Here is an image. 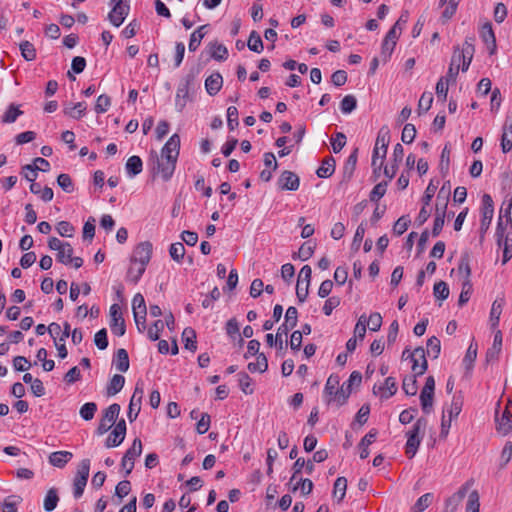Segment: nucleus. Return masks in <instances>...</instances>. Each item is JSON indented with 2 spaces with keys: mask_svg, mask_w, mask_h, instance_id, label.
Here are the masks:
<instances>
[{
  "mask_svg": "<svg viewBox=\"0 0 512 512\" xmlns=\"http://www.w3.org/2000/svg\"><path fill=\"white\" fill-rule=\"evenodd\" d=\"M180 150V137L178 134H173L165 143L161 150V157L155 154V164L157 166V173L160 174L163 181H168L173 176L176 168L177 159Z\"/></svg>",
  "mask_w": 512,
  "mask_h": 512,
  "instance_id": "nucleus-1",
  "label": "nucleus"
},
{
  "mask_svg": "<svg viewBox=\"0 0 512 512\" xmlns=\"http://www.w3.org/2000/svg\"><path fill=\"white\" fill-rule=\"evenodd\" d=\"M339 381L337 375H330L324 388L326 402L328 404L333 403L337 407L344 405L351 394V389L345 383L339 387Z\"/></svg>",
  "mask_w": 512,
  "mask_h": 512,
  "instance_id": "nucleus-2",
  "label": "nucleus"
},
{
  "mask_svg": "<svg viewBox=\"0 0 512 512\" xmlns=\"http://www.w3.org/2000/svg\"><path fill=\"white\" fill-rule=\"evenodd\" d=\"M473 38H467L462 47H455L452 54V66L461 64L462 72H466L471 64L475 53Z\"/></svg>",
  "mask_w": 512,
  "mask_h": 512,
  "instance_id": "nucleus-3",
  "label": "nucleus"
},
{
  "mask_svg": "<svg viewBox=\"0 0 512 512\" xmlns=\"http://www.w3.org/2000/svg\"><path fill=\"white\" fill-rule=\"evenodd\" d=\"M389 144V130L381 128L378 132L375 147L372 155V167L376 171L377 162L379 168H382L384 159L386 158L387 148Z\"/></svg>",
  "mask_w": 512,
  "mask_h": 512,
  "instance_id": "nucleus-4",
  "label": "nucleus"
},
{
  "mask_svg": "<svg viewBox=\"0 0 512 512\" xmlns=\"http://www.w3.org/2000/svg\"><path fill=\"white\" fill-rule=\"evenodd\" d=\"M89 471L90 460L83 459L77 467V472L73 481V494L75 498H80L83 495L89 477Z\"/></svg>",
  "mask_w": 512,
  "mask_h": 512,
  "instance_id": "nucleus-5",
  "label": "nucleus"
},
{
  "mask_svg": "<svg viewBox=\"0 0 512 512\" xmlns=\"http://www.w3.org/2000/svg\"><path fill=\"white\" fill-rule=\"evenodd\" d=\"M298 311L295 307L290 306L286 310L285 321L281 324L275 335V346L277 349H282L281 335H287L289 330L293 329L297 325Z\"/></svg>",
  "mask_w": 512,
  "mask_h": 512,
  "instance_id": "nucleus-6",
  "label": "nucleus"
},
{
  "mask_svg": "<svg viewBox=\"0 0 512 512\" xmlns=\"http://www.w3.org/2000/svg\"><path fill=\"white\" fill-rule=\"evenodd\" d=\"M194 82V75L187 74L178 84L176 97H175V107L179 112L185 108L188 98L190 87Z\"/></svg>",
  "mask_w": 512,
  "mask_h": 512,
  "instance_id": "nucleus-7",
  "label": "nucleus"
},
{
  "mask_svg": "<svg viewBox=\"0 0 512 512\" xmlns=\"http://www.w3.org/2000/svg\"><path fill=\"white\" fill-rule=\"evenodd\" d=\"M121 407L117 403L111 404L108 408L105 409L103 416L100 420V423L96 429V433L98 435H103L110 430L112 425L116 422Z\"/></svg>",
  "mask_w": 512,
  "mask_h": 512,
  "instance_id": "nucleus-8",
  "label": "nucleus"
},
{
  "mask_svg": "<svg viewBox=\"0 0 512 512\" xmlns=\"http://www.w3.org/2000/svg\"><path fill=\"white\" fill-rule=\"evenodd\" d=\"M111 3H114V6L108 14V19L112 25L119 27L129 13L130 0H111Z\"/></svg>",
  "mask_w": 512,
  "mask_h": 512,
  "instance_id": "nucleus-9",
  "label": "nucleus"
},
{
  "mask_svg": "<svg viewBox=\"0 0 512 512\" xmlns=\"http://www.w3.org/2000/svg\"><path fill=\"white\" fill-rule=\"evenodd\" d=\"M311 274L312 269L309 265H304L298 275L297 285H296V296L299 302L303 303L308 294H309V286L311 282Z\"/></svg>",
  "mask_w": 512,
  "mask_h": 512,
  "instance_id": "nucleus-10",
  "label": "nucleus"
},
{
  "mask_svg": "<svg viewBox=\"0 0 512 512\" xmlns=\"http://www.w3.org/2000/svg\"><path fill=\"white\" fill-rule=\"evenodd\" d=\"M435 390V379L433 376H428L422 391L420 393L421 407L424 413L429 414L433 408V398Z\"/></svg>",
  "mask_w": 512,
  "mask_h": 512,
  "instance_id": "nucleus-11",
  "label": "nucleus"
},
{
  "mask_svg": "<svg viewBox=\"0 0 512 512\" xmlns=\"http://www.w3.org/2000/svg\"><path fill=\"white\" fill-rule=\"evenodd\" d=\"M109 316L111 331L117 336H123L126 332V325L121 307L118 304H112L109 309Z\"/></svg>",
  "mask_w": 512,
  "mask_h": 512,
  "instance_id": "nucleus-12",
  "label": "nucleus"
},
{
  "mask_svg": "<svg viewBox=\"0 0 512 512\" xmlns=\"http://www.w3.org/2000/svg\"><path fill=\"white\" fill-rule=\"evenodd\" d=\"M481 223H480V231L481 233H485L493 219L494 215V204L492 197L489 194H484L482 196V207H481Z\"/></svg>",
  "mask_w": 512,
  "mask_h": 512,
  "instance_id": "nucleus-13",
  "label": "nucleus"
},
{
  "mask_svg": "<svg viewBox=\"0 0 512 512\" xmlns=\"http://www.w3.org/2000/svg\"><path fill=\"white\" fill-rule=\"evenodd\" d=\"M152 256V244L148 241L139 243L133 251L131 262L147 266Z\"/></svg>",
  "mask_w": 512,
  "mask_h": 512,
  "instance_id": "nucleus-14",
  "label": "nucleus"
},
{
  "mask_svg": "<svg viewBox=\"0 0 512 512\" xmlns=\"http://www.w3.org/2000/svg\"><path fill=\"white\" fill-rule=\"evenodd\" d=\"M143 394H144L143 387L139 383H137L136 387L134 389L133 395L130 399V403H129V407H128L127 416H128V419L130 420V422H133L134 420H136V418L141 410V402H142Z\"/></svg>",
  "mask_w": 512,
  "mask_h": 512,
  "instance_id": "nucleus-15",
  "label": "nucleus"
},
{
  "mask_svg": "<svg viewBox=\"0 0 512 512\" xmlns=\"http://www.w3.org/2000/svg\"><path fill=\"white\" fill-rule=\"evenodd\" d=\"M410 357L413 362L412 370L414 372V376L423 375L428 367L424 348L417 347L411 353Z\"/></svg>",
  "mask_w": 512,
  "mask_h": 512,
  "instance_id": "nucleus-16",
  "label": "nucleus"
},
{
  "mask_svg": "<svg viewBox=\"0 0 512 512\" xmlns=\"http://www.w3.org/2000/svg\"><path fill=\"white\" fill-rule=\"evenodd\" d=\"M278 185L282 190L296 191L299 188L300 179L294 172L285 170L278 179Z\"/></svg>",
  "mask_w": 512,
  "mask_h": 512,
  "instance_id": "nucleus-17",
  "label": "nucleus"
},
{
  "mask_svg": "<svg viewBox=\"0 0 512 512\" xmlns=\"http://www.w3.org/2000/svg\"><path fill=\"white\" fill-rule=\"evenodd\" d=\"M86 110L87 104L85 102H69L64 104L63 114L69 118L79 120L85 116Z\"/></svg>",
  "mask_w": 512,
  "mask_h": 512,
  "instance_id": "nucleus-18",
  "label": "nucleus"
},
{
  "mask_svg": "<svg viewBox=\"0 0 512 512\" xmlns=\"http://www.w3.org/2000/svg\"><path fill=\"white\" fill-rule=\"evenodd\" d=\"M467 490V485H464L456 493L451 495L445 502L444 512H456L462 500L466 496Z\"/></svg>",
  "mask_w": 512,
  "mask_h": 512,
  "instance_id": "nucleus-19",
  "label": "nucleus"
},
{
  "mask_svg": "<svg viewBox=\"0 0 512 512\" xmlns=\"http://www.w3.org/2000/svg\"><path fill=\"white\" fill-rule=\"evenodd\" d=\"M501 148L504 153L512 149V117L507 116L502 129Z\"/></svg>",
  "mask_w": 512,
  "mask_h": 512,
  "instance_id": "nucleus-20",
  "label": "nucleus"
},
{
  "mask_svg": "<svg viewBox=\"0 0 512 512\" xmlns=\"http://www.w3.org/2000/svg\"><path fill=\"white\" fill-rule=\"evenodd\" d=\"M505 305L504 297H497L492 303L490 311V325L492 329H495L499 325L500 316Z\"/></svg>",
  "mask_w": 512,
  "mask_h": 512,
  "instance_id": "nucleus-21",
  "label": "nucleus"
},
{
  "mask_svg": "<svg viewBox=\"0 0 512 512\" xmlns=\"http://www.w3.org/2000/svg\"><path fill=\"white\" fill-rule=\"evenodd\" d=\"M496 429L503 435L512 431V413L505 409L500 417H496Z\"/></svg>",
  "mask_w": 512,
  "mask_h": 512,
  "instance_id": "nucleus-22",
  "label": "nucleus"
},
{
  "mask_svg": "<svg viewBox=\"0 0 512 512\" xmlns=\"http://www.w3.org/2000/svg\"><path fill=\"white\" fill-rule=\"evenodd\" d=\"M223 85V78L220 73H213L205 80V89L211 96L216 95Z\"/></svg>",
  "mask_w": 512,
  "mask_h": 512,
  "instance_id": "nucleus-23",
  "label": "nucleus"
},
{
  "mask_svg": "<svg viewBox=\"0 0 512 512\" xmlns=\"http://www.w3.org/2000/svg\"><path fill=\"white\" fill-rule=\"evenodd\" d=\"M358 149H355L347 158L343 166L342 182H349L352 178L357 164Z\"/></svg>",
  "mask_w": 512,
  "mask_h": 512,
  "instance_id": "nucleus-24",
  "label": "nucleus"
},
{
  "mask_svg": "<svg viewBox=\"0 0 512 512\" xmlns=\"http://www.w3.org/2000/svg\"><path fill=\"white\" fill-rule=\"evenodd\" d=\"M73 457L69 451H56L50 454L49 463L55 467L63 468Z\"/></svg>",
  "mask_w": 512,
  "mask_h": 512,
  "instance_id": "nucleus-25",
  "label": "nucleus"
},
{
  "mask_svg": "<svg viewBox=\"0 0 512 512\" xmlns=\"http://www.w3.org/2000/svg\"><path fill=\"white\" fill-rule=\"evenodd\" d=\"M132 311L134 318H143L147 315V307L142 294L137 293L132 300Z\"/></svg>",
  "mask_w": 512,
  "mask_h": 512,
  "instance_id": "nucleus-26",
  "label": "nucleus"
},
{
  "mask_svg": "<svg viewBox=\"0 0 512 512\" xmlns=\"http://www.w3.org/2000/svg\"><path fill=\"white\" fill-rule=\"evenodd\" d=\"M380 397L382 399H388L397 392V383L395 378L387 377L383 385L378 387Z\"/></svg>",
  "mask_w": 512,
  "mask_h": 512,
  "instance_id": "nucleus-27",
  "label": "nucleus"
},
{
  "mask_svg": "<svg viewBox=\"0 0 512 512\" xmlns=\"http://www.w3.org/2000/svg\"><path fill=\"white\" fill-rule=\"evenodd\" d=\"M125 169L130 177H135L140 174L143 169V163L139 156H131L128 158Z\"/></svg>",
  "mask_w": 512,
  "mask_h": 512,
  "instance_id": "nucleus-28",
  "label": "nucleus"
},
{
  "mask_svg": "<svg viewBox=\"0 0 512 512\" xmlns=\"http://www.w3.org/2000/svg\"><path fill=\"white\" fill-rule=\"evenodd\" d=\"M480 36L482 40L486 43L488 48L492 47L490 53H493L496 47V40L491 23L487 22L482 26Z\"/></svg>",
  "mask_w": 512,
  "mask_h": 512,
  "instance_id": "nucleus-29",
  "label": "nucleus"
},
{
  "mask_svg": "<svg viewBox=\"0 0 512 512\" xmlns=\"http://www.w3.org/2000/svg\"><path fill=\"white\" fill-rule=\"evenodd\" d=\"M335 171V159L331 156L326 157L321 166L317 169L316 174L320 178H328Z\"/></svg>",
  "mask_w": 512,
  "mask_h": 512,
  "instance_id": "nucleus-30",
  "label": "nucleus"
},
{
  "mask_svg": "<svg viewBox=\"0 0 512 512\" xmlns=\"http://www.w3.org/2000/svg\"><path fill=\"white\" fill-rule=\"evenodd\" d=\"M124 384H125L124 376H122L120 374H115L111 378V380L107 386V395L108 396L116 395L117 393H119L122 390Z\"/></svg>",
  "mask_w": 512,
  "mask_h": 512,
  "instance_id": "nucleus-31",
  "label": "nucleus"
},
{
  "mask_svg": "<svg viewBox=\"0 0 512 512\" xmlns=\"http://www.w3.org/2000/svg\"><path fill=\"white\" fill-rule=\"evenodd\" d=\"M377 431L371 430L369 433H367L362 440L360 441L359 447L361 449L360 451V458L365 459L369 456V450L368 447L370 444H372L376 439Z\"/></svg>",
  "mask_w": 512,
  "mask_h": 512,
  "instance_id": "nucleus-32",
  "label": "nucleus"
},
{
  "mask_svg": "<svg viewBox=\"0 0 512 512\" xmlns=\"http://www.w3.org/2000/svg\"><path fill=\"white\" fill-rule=\"evenodd\" d=\"M23 114L20 106L14 103L10 104L2 116V122L11 124L14 123L19 116Z\"/></svg>",
  "mask_w": 512,
  "mask_h": 512,
  "instance_id": "nucleus-33",
  "label": "nucleus"
},
{
  "mask_svg": "<svg viewBox=\"0 0 512 512\" xmlns=\"http://www.w3.org/2000/svg\"><path fill=\"white\" fill-rule=\"evenodd\" d=\"M182 339L186 349L194 352L197 349L196 332L191 327H187L182 332Z\"/></svg>",
  "mask_w": 512,
  "mask_h": 512,
  "instance_id": "nucleus-34",
  "label": "nucleus"
},
{
  "mask_svg": "<svg viewBox=\"0 0 512 512\" xmlns=\"http://www.w3.org/2000/svg\"><path fill=\"white\" fill-rule=\"evenodd\" d=\"M73 256V248L70 243L66 242L64 246L57 251L56 259L58 262L68 265L71 264Z\"/></svg>",
  "mask_w": 512,
  "mask_h": 512,
  "instance_id": "nucleus-35",
  "label": "nucleus"
},
{
  "mask_svg": "<svg viewBox=\"0 0 512 512\" xmlns=\"http://www.w3.org/2000/svg\"><path fill=\"white\" fill-rule=\"evenodd\" d=\"M422 441V437H414L413 435L407 436V442L405 445V453L409 458H413Z\"/></svg>",
  "mask_w": 512,
  "mask_h": 512,
  "instance_id": "nucleus-36",
  "label": "nucleus"
},
{
  "mask_svg": "<svg viewBox=\"0 0 512 512\" xmlns=\"http://www.w3.org/2000/svg\"><path fill=\"white\" fill-rule=\"evenodd\" d=\"M115 366L120 372H126L129 369V356L125 349L121 348L117 351Z\"/></svg>",
  "mask_w": 512,
  "mask_h": 512,
  "instance_id": "nucleus-37",
  "label": "nucleus"
},
{
  "mask_svg": "<svg viewBox=\"0 0 512 512\" xmlns=\"http://www.w3.org/2000/svg\"><path fill=\"white\" fill-rule=\"evenodd\" d=\"M268 369V361L266 356L261 353L258 354L256 362H250L248 364V370L252 373L260 372L263 373Z\"/></svg>",
  "mask_w": 512,
  "mask_h": 512,
  "instance_id": "nucleus-38",
  "label": "nucleus"
},
{
  "mask_svg": "<svg viewBox=\"0 0 512 512\" xmlns=\"http://www.w3.org/2000/svg\"><path fill=\"white\" fill-rule=\"evenodd\" d=\"M58 501L59 497L57 495L56 489H49L44 499V509L47 512L53 511L57 507Z\"/></svg>",
  "mask_w": 512,
  "mask_h": 512,
  "instance_id": "nucleus-39",
  "label": "nucleus"
},
{
  "mask_svg": "<svg viewBox=\"0 0 512 512\" xmlns=\"http://www.w3.org/2000/svg\"><path fill=\"white\" fill-rule=\"evenodd\" d=\"M347 489V479L345 477H338L334 483L333 496L342 501L345 497Z\"/></svg>",
  "mask_w": 512,
  "mask_h": 512,
  "instance_id": "nucleus-40",
  "label": "nucleus"
},
{
  "mask_svg": "<svg viewBox=\"0 0 512 512\" xmlns=\"http://www.w3.org/2000/svg\"><path fill=\"white\" fill-rule=\"evenodd\" d=\"M463 400L461 396L454 395L449 408L446 409L448 418H456L462 410Z\"/></svg>",
  "mask_w": 512,
  "mask_h": 512,
  "instance_id": "nucleus-41",
  "label": "nucleus"
},
{
  "mask_svg": "<svg viewBox=\"0 0 512 512\" xmlns=\"http://www.w3.org/2000/svg\"><path fill=\"white\" fill-rule=\"evenodd\" d=\"M248 48L256 53H261L263 51V42L260 37V35L256 31H252L250 33L248 42H247Z\"/></svg>",
  "mask_w": 512,
  "mask_h": 512,
  "instance_id": "nucleus-42",
  "label": "nucleus"
},
{
  "mask_svg": "<svg viewBox=\"0 0 512 512\" xmlns=\"http://www.w3.org/2000/svg\"><path fill=\"white\" fill-rule=\"evenodd\" d=\"M145 269L146 266L144 265L132 263L127 272V279L133 283H137L145 272Z\"/></svg>",
  "mask_w": 512,
  "mask_h": 512,
  "instance_id": "nucleus-43",
  "label": "nucleus"
},
{
  "mask_svg": "<svg viewBox=\"0 0 512 512\" xmlns=\"http://www.w3.org/2000/svg\"><path fill=\"white\" fill-rule=\"evenodd\" d=\"M142 453V442L139 438L134 439L131 447L125 452L124 458L127 460H132L133 462L137 457H139Z\"/></svg>",
  "mask_w": 512,
  "mask_h": 512,
  "instance_id": "nucleus-44",
  "label": "nucleus"
},
{
  "mask_svg": "<svg viewBox=\"0 0 512 512\" xmlns=\"http://www.w3.org/2000/svg\"><path fill=\"white\" fill-rule=\"evenodd\" d=\"M477 357V344L471 343L466 351V354L463 359V364L466 370H471L473 367V363Z\"/></svg>",
  "mask_w": 512,
  "mask_h": 512,
  "instance_id": "nucleus-45",
  "label": "nucleus"
},
{
  "mask_svg": "<svg viewBox=\"0 0 512 512\" xmlns=\"http://www.w3.org/2000/svg\"><path fill=\"white\" fill-rule=\"evenodd\" d=\"M472 294V283L470 279H464L462 283V289L459 296L458 304L459 306L465 305Z\"/></svg>",
  "mask_w": 512,
  "mask_h": 512,
  "instance_id": "nucleus-46",
  "label": "nucleus"
},
{
  "mask_svg": "<svg viewBox=\"0 0 512 512\" xmlns=\"http://www.w3.org/2000/svg\"><path fill=\"white\" fill-rule=\"evenodd\" d=\"M433 494L426 493L422 495L412 507V512H423L432 503Z\"/></svg>",
  "mask_w": 512,
  "mask_h": 512,
  "instance_id": "nucleus-47",
  "label": "nucleus"
},
{
  "mask_svg": "<svg viewBox=\"0 0 512 512\" xmlns=\"http://www.w3.org/2000/svg\"><path fill=\"white\" fill-rule=\"evenodd\" d=\"M97 411V405L94 402H87L80 408L79 414L85 421H90L94 418Z\"/></svg>",
  "mask_w": 512,
  "mask_h": 512,
  "instance_id": "nucleus-48",
  "label": "nucleus"
},
{
  "mask_svg": "<svg viewBox=\"0 0 512 512\" xmlns=\"http://www.w3.org/2000/svg\"><path fill=\"white\" fill-rule=\"evenodd\" d=\"M315 245H312L310 241L305 242L299 248L297 253V257L302 261H306L310 259L314 253ZM293 258H296V254L293 255Z\"/></svg>",
  "mask_w": 512,
  "mask_h": 512,
  "instance_id": "nucleus-49",
  "label": "nucleus"
},
{
  "mask_svg": "<svg viewBox=\"0 0 512 512\" xmlns=\"http://www.w3.org/2000/svg\"><path fill=\"white\" fill-rule=\"evenodd\" d=\"M21 502V498L16 495L6 497L2 503V512H17V505Z\"/></svg>",
  "mask_w": 512,
  "mask_h": 512,
  "instance_id": "nucleus-50",
  "label": "nucleus"
},
{
  "mask_svg": "<svg viewBox=\"0 0 512 512\" xmlns=\"http://www.w3.org/2000/svg\"><path fill=\"white\" fill-rule=\"evenodd\" d=\"M388 182L382 181L374 186L370 192L369 198L372 202H378L386 193Z\"/></svg>",
  "mask_w": 512,
  "mask_h": 512,
  "instance_id": "nucleus-51",
  "label": "nucleus"
},
{
  "mask_svg": "<svg viewBox=\"0 0 512 512\" xmlns=\"http://www.w3.org/2000/svg\"><path fill=\"white\" fill-rule=\"evenodd\" d=\"M480 496L477 490H473L469 496L466 503V512H479L480 508V502H479Z\"/></svg>",
  "mask_w": 512,
  "mask_h": 512,
  "instance_id": "nucleus-52",
  "label": "nucleus"
},
{
  "mask_svg": "<svg viewBox=\"0 0 512 512\" xmlns=\"http://www.w3.org/2000/svg\"><path fill=\"white\" fill-rule=\"evenodd\" d=\"M357 106V99L353 95H346L341 103H340V109L341 112L344 114L351 113Z\"/></svg>",
  "mask_w": 512,
  "mask_h": 512,
  "instance_id": "nucleus-53",
  "label": "nucleus"
},
{
  "mask_svg": "<svg viewBox=\"0 0 512 512\" xmlns=\"http://www.w3.org/2000/svg\"><path fill=\"white\" fill-rule=\"evenodd\" d=\"M169 254L171 258L176 262H181L185 255V247L181 242L171 244L169 248Z\"/></svg>",
  "mask_w": 512,
  "mask_h": 512,
  "instance_id": "nucleus-54",
  "label": "nucleus"
},
{
  "mask_svg": "<svg viewBox=\"0 0 512 512\" xmlns=\"http://www.w3.org/2000/svg\"><path fill=\"white\" fill-rule=\"evenodd\" d=\"M402 388L407 395L414 396L417 393L416 376H407L403 379Z\"/></svg>",
  "mask_w": 512,
  "mask_h": 512,
  "instance_id": "nucleus-55",
  "label": "nucleus"
},
{
  "mask_svg": "<svg viewBox=\"0 0 512 512\" xmlns=\"http://www.w3.org/2000/svg\"><path fill=\"white\" fill-rule=\"evenodd\" d=\"M20 50H21L22 56L27 61H32L35 59L36 50H35L33 44L30 43L29 41H23L22 43H20Z\"/></svg>",
  "mask_w": 512,
  "mask_h": 512,
  "instance_id": "nucleus-56",
  "label": "nucleus"
},
{
  "mask_svg": "<svg viewBox=\"0 0 512 512\" xmlns=\"http://www.w3.org/2000/svg\"><path fill=\"white\" fill-rule=\"evenodd\" d=\"M434 296L439 300H445L449 296V288L446 282L439 281L435 283L433 289Z\"/></svg>",
  "mask_w": 512,
  "mask_h": 512,
  "instance_id": "nucleus-57",
  "label": "nucleus"
},
{
  "mask_svg": "<svg viewBox=\"0 0 512 512\" xmlns=\"http://www.w3.org/2000/svg\"><path fill=\"white\" fill-rule=\"evenodd\" d=\"M228 56L227 48L219 43L211 44V57L216 60H225Z\"/></svg>",
  "mask_w": 512,
  "mask_h": 512,
  "instance_id": "nucleus-58",
  "label": "nucleus"
},
{
  "mask_svg": "<svg viewBox=\"0 0 512 512\" xmlns=\"http://www.w3.org/2000/svg\"><path fill=\"white\" fill-rule=\"evenodd\" d=\"M451 79L441 77L436 84V94L439 99L446 100L448 94V83Z\"/></svg>",
  "mask_w": 512,
  "mask_h": 512,
  "instance_id": "nucleus-59",
  "label": "nucleus"
},
{
  "mask_svg": "<svg viewBox=\"0 0 512 512\" xmlns=\"http://www.w3.org/2000/svg\"><path fill=\"white\" fill-rule=\"evenodd\" d=\"M440 350H441L440 340L435 336H432L431 338H429L427 341L428 355H431L433 358H437L440 354Z\"/></svg>",
  "mask_w": 512,
  "mask_h": 512,
  "instance_id": "nucleus-60",
  "label": "nucleus"
},
{
  "mask_svg": "<svg viewBox=\"0 0 512 512\" xmlns=\"http://www.w3.org/2000/svg\"><path fill=\"white\" fill-rule=\"evenodd\" d=\"M56 231L62 237H72L75 232V228L68 221H60L56 225Z\"/></svg>",
  "mask_w": 512,
  "mask_h": 512,
  "instance_id": "nucleus-61",
  "label": "nucleus"
},
{
  "mask_svg": "<svg viewBox=\"0 0 512 512\" xmlns=\"http://www.w3.org/2000/svg\"><path fill=\"white\" fill-rule=\"evenodd\" d=\"M124 439V435L113 429L108 438L106 439L105 446L107 448L117 447L124 441Z\"/></svg>",
  "mask_w": 512,
  "mask_h": 512,
  "instance_id": "nucleus-62",
  "label": "nucleus"
},
{
  "mask_svg": "<svg viewBox=\"0 0 512 512\" xmlns=\"http://www.w3.org/2000/svg\"><path fill=\"white\" fill-rule=\"evenodd\" d=\"M164 328V321L156 320L148 329V337L151 341H156L160 338V334Z\"/></svg>",
  "mask_w": 512,
  "mask_h": 512,
  "instance_id": "nucleus-63",
  "label": "nucleus"
},
{
  "mask_svg": "<svg viewBox=\"0 0 512 512\" xmlns=\"http://www.w3.org/2000/svg\"><path fill=\"white\" fill-rule=\"evenodd\" d=\"M111 105V99L108 95L102 94L97 98L96 104H95V111L96 113H105L108 108Z\"/></svg>",
  "mask_w": 512,
  "mask_h": 512,
  "instance_id": "nucleus-64",
  "label": "nucleus"
}]
</instances>
